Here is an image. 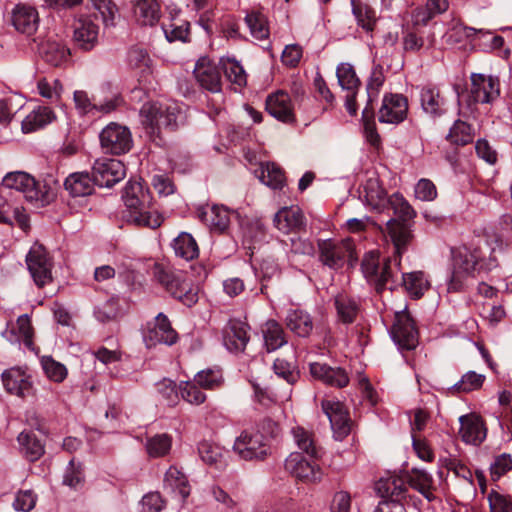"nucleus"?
Segmentation results:
<instances>
[{
    "label": "nucleus",
    "mask_w": 512,
    "mask_h": 512,
    "mask_svg": "<svg viewBox=\"0 0 512 512\" xmlns=\"http://www.w3.org/2000/svg\"><path fill=\"white\" fill-rule=\"evenodd\" d=\"M141 125L152 141L161 139L162 130L175 131L182 119L181 108L176 102L151 101L139 111Z\"/></svg>",
    "instance_id": "7ed1b4c3"
},
{
    "label": "nucleus",
    "mask_w": 512,
    "mask_h": 512,
    "mask_svg": "<svg viewBox=\"0 0 512 512\" xmlns=\"http://www.w3.org/2000/svg\"><path fill=\"white\" fill-rule=\"evenodd\" d=\"M498 261L495 257L484 259L478 249L464 247L454 256L453 268L447 283L448 292H459L466 286L467 280L475 272L491 271L496 268Z\"/></svg>",
    "instance_id": "20e7f679"
},
{
    "label": "nucleus",
    "mask_w": 512,
    "mask_h": 512,
    "mask_svg": "<svg viewBox=\"0 0 512 512\" xmlns=\"http://www.w3.org/2000/svg\"><path fill=\"white\" fill-rule=\"evenodd\" d=\"M41 57L52 66H60L65 63L69 56V49L60 41L48 39L39 48Z\"/></svg>",
    "instance_id": "e433bc0d"
},
{
    "label": "nucleus",
    "mask_w": 512,
    "mask_h": 512,
    "mask_svg": "<svg viewBox=\"0 0 512 512\" xmlns=\"http://www.w3.org/2000/svg\"><path fill=\"white\" fill-rule=\"evenodd\" d=\"M17 440L21 452L31 462L38 460L45 452L44 444L32 431L21 432Z\"/></svg>",
    "instance_id": "37998d69"
},
{
    "label": "nucleus",
    "mask_w": 512,
    "mask_h": 512,
    "mask_svg": "<svg viewBox=\"0 0 512 512\" xmlns=\"http://www.w3.org/2000/svg\"><path fill=\"white\" fill-rule=\"evenodd\" d=\"M387 231L393 244V254L380 257L378 252L369 251L361 264L365 279L377 293L386 289L393 291L399 286L402 255L408 251L413 238L411 230L395 220L387 221Z\"/></svg>",
    "instance_id": "f257e3e1"
},
{
    "label": "nucleus",
    "mask_w": 512,
    "mask_h": 512,
    "mask_svg": "<svg viewBox=\"0 0 512 512\" xmlns=\"http://www.w3.org/2000/svg\"><path fill=\"white\" fill-rule=\"evenodd\" d=\"M286 327L296 336L307 338L314 329L313 318L305 310L289 309L285 317Z\"/></svg>",
    "instance_id": "cd10ccee"
},
{
    "label": "nucleus",
    "mask_w": 512,
    "mask_h": 512,
    "mask_svg": "<svg viewBox=\"0 0 512 512\" xmlns=\"http://www.w3.org/2000/svg\"><path fill=\"white\" fill-rule=\"evenodd\" d=\"M473 137L474 134L472 127L462 120L455 121L447 135V139L452 144L458 146H464L471 143L473 141Z\"/></svg>",
    "instance_id": "6e6d98bb"
},
{
    "label": "nucleus",
    "mask_w": 512,
    "mask_h": 512,
    "mask_svg": "<svg viewBox=\"0 0 512 512\" xmlns=\"http://www.w3.org/2000/svg\"><path fill=\"white\" fill-rule=\"evenodd\" d=\"M99 138L105 152L115 155L127 153L133 144L129 128L114 122L103 128Z\"/></svg>",
    "instance_id": "9d476101"
},
{
    "label": "nucleus",
    "mask_w": 512,
    "mask_h": 512,
    "mask_svg": "<svg viewBox=\"0 0 512 512\" xmlns=\"http://www.w3.org/2000/svg\"><path fill=\"white\" fill-rule=\"evenodd\" d=\"M121 101V98L117 95L101 101L95 96L90 98L85 91L77 90L74 92L75 107L81 115L96 117L111 113L120 106Z\"/></svg>",
    "instance_id": "ddd939ff"
},
{
    "label": "nucleus",
    "mask_w": 512,
    "mask_h": 512,
    "mask_svg": "<svg viewBox=\"0 0 512 512\" xmlns=\"http://www.w3.org/2000/svg\"><path fill=\"white\" fill-rule=\"evenodd\" d=\"M448 7V0H427L425 7L417 12V22L426 24L435 16L447 11Z\"/></svg>",
    "instance_id": "e2e57ef3"
},
{
    "label": "nucleus",
    "mask_w": 512,
    "mask_h": 512,
    "mask_svg": "<svg viewBox=\"0 0 512 512\" xmlns=\"http://www.w3.org/2000/svg\"><path fill=\"white\" fill-rule=\"evenodd\" d=\"M391 337L400 351L414 350L418 345V331L410 314L405 310L395 313Z\"/></svg>",
    "instance_id": "9b49d317"
},
{
    "label": "nucleus",
    "mask_w": 512,
    "mask_h": 512,
    "mask_svg": "<svg viewBox=\"0 0 512 512\" xmlns=\"http://www.w3.org/2000/svg\"><path fill=\"white\" fill-rule=\"evenodd\" d=\"M336 75L339 85L342 89L347 91L357 90L360 86V81L356 76L355 70L352 65L348 63H341L338 65Z\"/></svg>",
    "instance_id": "bf43d9fd"
},
{
    "label": "nucleus",
    "mask_w": 512,
    "mask_h": 512,
    "mask_svg": "<svg viewBox=\"0 0 512 512\" xmlns=\"http://www.w3.org/2000/svg\"><path fill=\"white\" fill-rule=\"evenodd\" d=\"M315 460L301 452H292L285 460V470L304 483H317L322 479V471Z\"/></svg>",
    "instance_id": "f8f14e48"
},
{
    "label": "nucleus",
    "mask_w": 512,
    "mask_h": 512,
    "mask_svg": "<svg viewBox=\"0 0 512 512\" xmlns=\"http://www.w3.org/2000/svg\"><path fill=\"white\" fill-rule=\"evenodd\" d=\"M172 248L176 256L187 261L193 260L199 255L196 240L190 233L181 232L172 242Z\"/></svg>",
    "instance_id": "a18cd8bd"
},
{
    "label": "nucleus",
    "mask_w": 512,
    "mask_h": 512,
    "mask_svg": "<svg viewBox=\"0 0 512 512\" xmlns=\"http://www.w3.org/2000/svg\"><path fill=\"white\" fill-rule=\"evenodd\" d=\"M54 119L55 115L51 108L46 106H38L32 110L22 121V132L25 134L35 132L50 124Z\"/></svg>",
    "instance_id": "f704fd0d"
},
{
    "label": "nucleus",
    "mask_w": 512,
    "mask_h": 512,
    "mask_svg": "<svg viewBox=\"0 0 512 512\" xmlns=\"http://www.w3.org/2000/svg\"><path fill=\"white\" fill-rule=\"evenodd\" d=\"M334 306L337 312V320L346 325L352 324L360 312L359 302L345 294L335 297Z\"/></svg>",
    "instance_id": "58836bf2"
},
{
    "label": "nucleus",
    "mask_w": 512,
    "mask_h": 512,
    "mask_svg": "<svg viewBox=\"0 0 512 512\" xmlns=\"http://www.w3.org/2000/svg\"><path fill=\"white\" fill-rule=\"evenodd\" d=\"M94 184L93 177L87 172H77L66 178L64 186L71 196L83 197L92 193Z\"/></svg>",
    "instance_id": "ea45409f"
},
{
    "label": "nucleus",
    "mask_w": 512,
    "mask_h": 512,
    "mask_svg": "<svg viewBox=\"0 0 512 512\" xmlns=\"http://www.w3.org/2000/svg\"><path fill=\"white\" fill-rule=\"evenodd\" d=\"M265 108L272 117L282 123L293 124L296 121L291 97L283 90H278L268 95L265 101Z\"/></svg>",
    "instance_id": "a211bd4d"
},
{
    "label": "nucleus",
    "mask_w": 512,
    "mask_h": 512,
    "mask_svg": "<svg viewBox=\"0 0 512 512\" xmlns=\"http://www.w3.org/2000/svg\"><path fill=\"white\" fill-rule=\"evenodd\" d=\"M399 285L403 286L407 293L414 299L421 298L430 288V282L422 271L402 273Z\"/></svg>",
    "instance_id": "c9c22d12"
},
{
    "label": "nucleus",
    "mask_w": 512,
    "mask_h": 512,
    "mask_svg": "<svg viewBox=\"0 0 512 512\" xmlns=\"http://www.w3.org/2000/svg\"><path fill=\"white\" fill-rule=\"evenodd\" d=\"M172 447V437L166 433L156 434L147 439L146 450L150 457H163Z\"/></svg>",
    "instance_id": "5fc2aeb1"
},
{
    "label": "nucleus",
    "mask_w": 512,
    "mask_h": 512,
    "mask_svg": "<svg viewBox=\"0 0 512 512\" xmlns=\"http://www.w3.org/2000/svg\"><path fill=\"white\" fill-rule=\"evenodd\" d=\"M387 205L393 209L395 216L398 218L395 219V221L401 223L410 230L405 222L413 219L416 213L412 206L404 199V197L400 194H393L391 197H389ZM391 220H394V218Z\"/></svg>",
    "instance_id": "3c124183"
},
{
    "label": "nucleus",
    "mask_w": 512,
    "mask_h": 512,
    "mask_svg": "<svg viewBox=\"0 0 512 512\" xmlns=\"http://www.w3.org/2000/svg\"><path fill=\"white\" fill-rule=\"evenodd\" d=\"M198 452L202 461L208 465L221 467L224 464V450L209 442H201L198 446Z\"/></svg>",
    "instance_id": "13d9d810"
},
{
    "label": "nucleus",
    "mask_w": 512,
    "mask_h": 512,
    "mask_svg": "<svg viewBox=\"0 0 512 512\" xmlns=\"http://www.w3.org/2000/svg\"><path fill=\"white\" fill-rule=\"evenodd\" d=\"M33 335V327L27 314L19 316L15 325H12L10 328L7 327L2 332V336L10 343H23L28 350L37 352L33 342Z\"/></svg>",
    "instance_id": "aec40b11"
},
{
    "label": "nucleus",
    "mask_w": 512,
    "mask_h": 512,
    "mask_svg": "<svg viewBox=\"0 0 512 512\" xmlns=\"http://www.w3.org/2000/svg\"><path fill=\"white\" fill-rule=\"evenodd\" d=\"M292 434L298 448L309 458L318 459L321 456V448L317 445L311 432L302 427L292 429Z\"/></svg>",
    "instance_id": "49530a36"
},
{
    "label": "nucleus",
    "mask_w": 512,
    "mask_h": 512,
    "mask_svg": "<svg viewBox=\"0 0 512 512\" xmlns=\"http://www.w3.org/2000/svg\"><path fill=\"white\" fill-rule=\"evenodd\" d=\"M127 60L130 68L138 71L141 77L152 74V60L146 50L139 47L131 48Z\"/></svg>",
    "instance_id": "8fccbe9b"
},
{
    "label": "nucleus",
    "mask_w": 512,
    "mask_h": 512,
    "mask_svg": "<svg viewBox=\"0 0 512 512\" xmlns=\"http://www.w3.org/2000/svg\"><path fill=\"white\" fill-rule=\"evenodd\" d=\"M126 206L124 217L138 227L156 229L164 221L163 216L151 205L150 194L141 181L129 180L122 194Z\"/></svg>",
    "instance_id": "f03ea898"
},
{
    "label": "nucleus",
    "mask_w": 512,
    "mask_h": 512,
    "mask_svg": "<svg viewBox=\"0 0 512 512\" xmlns=\"http://www.w3.org/2000/svg\"><path fill=\"white\" fill-rule=\"evenodd\" d=\"M321 407L328 417L336 440H343L351 431V420L345 405L339 400L324 399Z\"/></svg>",
    "instance_id": "2eb2a0df"
},
{
    "label": "nucleus",
    "mask_w": 512,
    "mask_h": 512,
    "mask_svg": "<svg viewBox=\"0 0 512 512\" xmlns=\"http://www.w3.org/2000/svg\"><path fill=\"white\" fill-rule=\"evenodd\" d=\"M264 345L268 352H273L287 343L283 327L276 320H268L262 326Z\"/></svg>",
    "instance_id": "a19ab883"
},
{
    "label": "nucleus",
    "mask_w": 512,
    "mask_h": 512,
    "mask_svg": "<svg viewBox=\"0 0 512 512\" xmlns=\"http://www.w3.org/2000/svg\"><path fill=\"white\" fill-rule=\"evenodd\" d=\"M245 23L250 34L257 40H263L269 36V28L265 16L259 12H251L245 16Z\"/></svg>",
    "instance_id": "4d7b16f0"
},
{
    "label": "nucleus",
    "mask_w": 512,
    "mask_h": 512,
    "mask_svg": "<svg viewBox=\"0 0 512 512\" xmlns=\"http://www.w3.org/2000/svg\"><path fill=\"white\" fill-rule=\"evenodd\" d=\"M120 312L119 300L111 297L106 302L94 309V315L99 322L106 323L114 320Z\"/></svg>",
    "instance_id": "338daca9"
},
{
    "label": "nucleus",
    "mask_w": 512,
    "mask_h": 512,
    "mask_svg": "<svg viewBox=\"0 0 512 512\" xmlns=\"http://www.w3.org/2000/svg\"><path fill=\"white\" fill-rule=\"evenodd\" d=\"M194 381L200 388L214 390L218 389L223 384V373L218 367L207 368L199 371L194 376Z\"/></svg>",
    "instance_id": "603ef678"
},
{
    "label": "nucleus",
    "mask_w": 512,
    "mask_h": 512,
    "mask_svg": "<svg viewBox=\"0 0 512 512\" xmlns=\"http://www.w3.org/2000/svg\"><path fill=\"white\" fill-rule=\"evenodd\" d=\"M6 390L19 397H25L32 392L31 377L20 368H11L2 374Z\"/></svg>",
    "instance_id": "393cba45"
},
{
    "label": "nucleus",
    "mask_w": 512,
    "mask_h": 512,
    "mask_svg": "<svg viewBox=\"0 0 512 512\" xmlns=\"http://www.w3.org/2000/svg\"><path fill=\"white\" fill-rule=\"evenodd\" d=\"M2 185L22 192L26 200L42 206L48 204L55 196L53 188L46 182L37 181L28 173L21 171L6 174Z\"/></svg>",
    "instance_id": "423d86ee"
},
{
    "label": "nucleus",
    "mask_w": 512,
    "mask_h": 512,
    "mask_svg": "<svg viewBox=\"0 0 512 512\" xmlns=\"http://www.w3.org/2000/svg\"><path fill=\"white\" fill-rule=\"evenodd\" d=\"M136 21L142 26H153L160 19V5L156 0H139L134 8Z\"/></svg>",
    "instance_id": "79ce46f5"
},
{
    "label": "nucleus",
    "mask_w": 512,
    "mask_h": 512,
    "mask_svg": "<svg viewBox=\"0 0 512 512\" xmlns=\"http://www.w3.org/2000/svg\"><path fill=\"white\" fill-rule=\"evenodd\" d=\"M275 227L283 232L298 231L305 226V219L301 209L297 206L283 207L274 216Z\"/></svg>",
    "instance_id": "a878e982"
},
{
    "label": "nucleus",
    "mask_w": 512,
    "mask_h": 512,
    "mask_svg": "<svg viewBox=\"0 0 512 512\" xmlns=\"http://www.w3.org/2000/svg\"><path fill=\"white\" fill-rule=\"evenodd\" d=\"M12 23L17 31L32 35L38 28L39 15L34 7L18 5L13 10Z\"/></svg>",
    "instance_id": "c85d7f7f"
},
{
    "label": "nucleus",
    "mask_w": 512,
    "mask_h": 512,
    "mask_svg": "<svg viewBox=\"0 0 512 512\" xmlns=\"http://www.w3.org/2000/svg\"><path fill=\"white\" fill-rule=\"evenodd\" d=\"M361 196L373 210L381 211L387 206L389 198L377 177H370L363 185Z\"/></svg>",
    "instance_id": "473e14b6"
},
{
    "label": "nucleus",
    "mask_w": 512,
    "mask_h": 512,
    "mask_svg": "<svg viewBox=\"0 0 512 512\" xmlns=\"http://www.w3.org/2000/svg\"><path fill=\"white\" fill-rule=\"evenodd\" d=\"M377 494L387 499L386 501H400L405 498L407 491L404 480L398 476L392 475L379 479L375 484Z\"/></svg>",
    "instance_id": "2f4dec72"
},
{
    "label": "nucleus",
    "mask_w": 512,
    "mask_h": 512,
    "mask_svg": "<svg viewBox=\"0 0 512 512\" xmlns=\"http://www.w3.org/2000/svg\"><path fill=\"white\" fill-rule=\"evenodd\" d=\"M164 487L172 492H177L182 499H185L190 494V487L186 476L176 467H170L165 473Z\"/></svg>",
    "instance_id": "09e8293b"
},
{
    "label": "nucleus",
    "mask_w": 512,
    "mask_h": 512,
    "mask_svg": "<svg viewBox=\"0 0 512 512\" xmlns=\"http://www.w3.org/2000/svg\"><path fill=\"white\" fill-rule=\"evenodd\" d=\"M26 264L38 287H43L51 282L53 261L49 252L42 244L35 242L31 246L26 256Z\"/></svg>",
    "instance_id": "0eeeda50"
},
{
    "label": "nucleus",
    "mask_w": 512,
    "mask_h": 512,
    "mask_svg": "<svg viewBox=\"0 0 512 512\" xmlns=\"http://www.w3.org/2000/svg\"><path fill=\"white\" fill-rule=\"evenodd\" d=\"M310 373L313 378L332 387L343 388L349 383V376L343 368L331 367L326 363H311Z\"/></svg>",
    "instance_id": "5701e85b"
},
{
    "label": "nucleus",
    "mask_w": 512,
    "mask_h": 512,
    "mask_svg": "<svg viewBox=\"0 0 512 512\" xmlns=\"http://www.w3.org/2000/svg\"><path fill=\"white\" fill-rule=\"evenodd\" d=\"M319 259L323 265L337 270L343 267L347 258L353 256V243L350 239L336 241L325 239L318 241Z\"/></svg>",
    "instance_id": "6e6552de"
},
{
    "label": "nucleus",
    "mask_w": 512,
    "mask_h": 512,
    "mask_svg": "<svg viewBox=\"0 0 512 512\" xmlns=\"http://www.w3.org/2000/svg\"><path fill=\"white\" fill-rule=\"evenodd\" d=\"M419 101L422 111L431 119L444 116L449 108L448 100L437 86L426 85L420 89Z\"/></svg>",
    "instance_id": "f3484780"
},
{
    "label": "nucleus",
    "mask_w": 512,
    "mask_h": 512,
    "mask_svg": "<svg viewBox=\"0 0 512 512\" xmlns=\"http://www.w3.org/2000/svg\"><path fill=\"white\" fill-rule=\"evenodd\" d=\"M471 97L474 102L481 104H490L500 96L499 78L483 73L471 74Z\"/></svg>",
    "instance_id": "dca6fc26"
},
{
    "label": "nucleus",
    "mask_w": 512,
    "mask_h": 512,
    "mask_svg": "<svg viewBox=\"0 0 512 512\" xmlns=\"http://www.w3.org/2000/svg\"><path fill=\"white\" fill-rule=\"evenodd\" d=\"M486 377L475 371H468L462 375L461 379L456 382L452 389L459 393H468L478 390L482 387Z\"/></svg>",
    "instance_id": "052dcab7"
},
{
    "label": "nucleus",
    "mask_w": 512,
    "mask_h": 512,
    "mask_svg": "<svg viewBox=\"0 0 512 512\" xmlns=\"http://www.w3.org/2000/svg\"><path fill=\"white\" fill-rule=\"evenodd\" d=\"M461 439L467 444L480 445L486 438V427L476 414L462 415L459 418Z\"/></svg>",
    "instance_id": "4be33fe9"
},
{
    "label": "nucleus",
    "mask_w": 512,
    "mask_h": 512,
    "mask_svg": "<svg viewBox=\"0 0 512 512\" xmlns=\"http://www.w3.org/2000/svg\"><path fill=\"white\" fill-rule=\"evenodd\" d=\"M99 27L90 17L79 18L74 24L73 39L78 48L92 50L98 42Z\"/></svg>",
    "instance_id": "b1692460"
},
{
    "label": "nucleus",
    "mask_w": 512,
    "mask_h": 512,
    "mask_svg": "<svg viewBox=\"0 0 512 512\" xmlns=\"http://www.w3.org/2000/svg\"><path fill=\"white\" fill-rule=\"evenodd\" d=\"M408 113V101L402 94H387L384 96L382 106L378 113L381 123L399 124L403 122Z\"/></svg>",
    "instance_id": "6ab92c4d"
},
{
    "label": "nucleus",
    "mask_w": 512,
    "mask_h": 512,
    "mask_svg": "<svg viewBox=\"0 0 512 512\" xmlns=\"http://www.w3.org/2000/svg\"><path fill=\"white\" fill-rule=\"evenodd\" d=\"M384 82L385 75L383 66L381 64L374 63L366 86L368 104L362 112L364 118H368L373 115V109L369 106L375 99H377Z\"/></svg>",
    "instance_id": "4c0bfd02"
},
{
    "label": "nucleus",
    "mask_w": 512,
    "mask_h": 512,
    "mask_svg": "<svg viewBox=\"0 0 512 512\" xmlns=\"http://www.w3.org/2000/svg\"><path fill=\"white\" fill-rule=\"evenodd\" d=\"M233 449L244 460H263L270 448L262 433L246 430L236 438Z\"/></svg>",
    "instance_id": "1a4fd4ad"
},
{
    "label": "nucleus",
    "mask_w": 512,
    "mask_h": 512,
    "mask_svg": "<svg viewBox=\"0 0 512 512\" xmlns=\"http://www.w3.org/2000/svg\"><path fill=\"white\" fill-rule=\"evenodd\" d=\"M126 175L125 165L118 159L99 158L92 167L93 181L100 187H112Z\"/></svg>",
    "instance_id": "4468645a"
},
{
    "label": "nucleus",
    "mask_w": 512,
    "mask_h": 512,
    "mask_svg": "<svg viewBox=\"0 0 512 512\" xmlns=\"http://www.w3.org/2000/svg\"><path fill=\"white\" fill-rule=\"evenodd\" d=\"M194 74L199 84L213 92H220L221 90V75L218 68L210 62L202 59L197 62Z\"/></svg>",
    "instance_id": "7c9ffc66"
},
{
    "label": "nucleus",
    "mask_w": 512,
    "mask_h": 512,
    "mask_svg": "<svg viewBox=\"0 0 512 512\" xmlns=\"http://www.w3.org/2000/svg\"><path fill=\"white\" fill-rule=\"evenodd\" d=\"M84 482V471L81 463H76L72 458L63 475V484L70 488L77 489Z\"/></svg>",
    "instance_id": "774afa93"
},
{
    "label": "nucleus",
    "mask_w": 512,
    "mask_h": 512,
    "mask_svg": "<svg viewBox=\"0 0 512 512\" xmlns=\"http://www.w3.org/2000/svg\"><path fill=\"white\" fill-rule=\"evenodd\" d=\"M41 366L45 375L54 382L60 383L67 377V368L64 364L54 360L51 356H43Z\"/></svg>",
    "instance_id": "0e129e2a"
},
{
    "label": "nucleus",
    "mask_w": 512,
    "mask_h": 512,
    "mask_svg": "<svg viewBox=\"0 0 512 512\" xmlns=\"http://www.w3.org/2000/svg\"><path fill=\"white\" fill-rule=\"evenodd\" d=\"M249 341L248 327L241 321H232L224 333V344L230 351H243Z\"/></svg>",
    "instance_id": "72a5a7b5"
},
{
    "label": "nucleus",
    "mask_w": 512,
    "mask_h": 512,
    "mask_svg": "<svg viewBox=\"0 0 512 512\" xmlns=\"http://www.w3.org/2000/svg\"><path fill=\"white\" fill-rule=\"evenodd\" d=\"M410 485L418 490L428 501L435 499V495L431 491L433 477L426 470L414 469L410 477Z\"/></svg>",
    "instance_id": "864d4df0"
},
{
    "label": "nucleus",
    "mask_w": 512,
    "mask_h": 512,
    "mask_svg": "<svg viewBox=\"0 0 512 512\" xmlns=\"http://www.w3.org/2000/svg\"><path fill=\"white\" fill-rule=\"evenodd\" d=\"M490 32L476 29L456 22L443 35V41L450 46L464 45L472 42L478 35H489Z\"/></svg>",
    "instance_id": "c756f323"
},
{
    "label": "nucleus",
    "mask_w": 512,
    "mask_h": 512,
    "mask_svg": "<svg viewBox=\"0 0 512 512\" xmlns=\"http://www.w3.org/2000/svg\"><path fill=\"white\" fill-rule=\"evenodd\" d=\"M200 386L193 380L181 382L179 392L183 400L193 405H200L205 402L206 394L201 391Z\"/></svg>",
    "instance_id": "69168bd1"
},
{
    "label": "nucleus",
    "mask_w": 512,
    "mask_h": 512,
    "mask_svg": "<svg viewBox=\"0 0 512 512\" xmlns=\"http://www.w3.org/2000/svg\"><path fill=\"white\" fill-rule=\"evenodd\" d=\"M351 5L358 26L367 33L373 32L378 19L376 11L368 4L355 0H351Z\"/></svg>",
    "instance_id": "c03bdc74"
},
{
    "label": "nucleus",
    "mask_w": 512,
    "mask_h": 512,
    "mask_svg": "<svg viewBox=\"0 0 512 512\" xmlns=\"http://www.w3.org/2000/svg\"><path fill=\"white\" fill-rule=\"evenodd\" d=\"M154 276L165 291L183 305L192 307L198 302L199 289L191 283L185 272L157 264Z\"/></svg>",
    "instance_id": "39448f33"
},
{
    "label": "nucleus",
    "mask_w": 512,
    "mask_h": 512,
    "mask_svg": "<svg viewBox=\"0 0 512 512\" xmlns=\"http://www.w3.org/2000/svg\"><path fill=\"white\" fill-rule=\"evenodd\" d=\"M199 218L214 233H223L230 224V212L221 205L204 208L199 212Z\"/></svg>",
    "instance_id": "bb28decb"
},
{
    "label": "nucleus",
    "mask_w": 512,
    "mask_h": 512,
    "mask_svg": "<svg viewBox=\"0 0 512 512\" xmlns=\"http://www.w3.org/2000/svg\"><path fill=\"white\" fill-rule=\"evenodd\" d=\"M496 246L492 248L490 257H495L498 261L497 267L503 268L507 273L512 274V249H509V243L502 238L497 237Z\"/></svg>",
    "instance_id": "680f3d73"
},
{
    "label": "nucleus",
    "mask_w": 512,
    "mask_h": 512,
    "mask_svg": "<svg viewBox=\"0 0 512 512\" xmlns=\"http://www.w3.org/2000/svg\"><path fill=\"white\" fill-rule=\"evenodd\" d=\"M178 339L176 331L171 327L168 317L159 313L155 317L154 327L144 335L148 347L160 344L173 345Z\"/></svg>",
    "instance_id": "412c9836"
},
{
    "label": "nucleus",
    "mask_w": 512,
    "mask_h": 512,
    "mask_svg": "<svg viewBox=\"0 0 512 512\" xmlns=\"http://www.w3.org/2000/svg\"><path fill=\"white\" fill-rule=\"evenodd\" d=\"M259 179L266 186L277 190L285 185V175L283 170L273 162L262 163L260 166Z\"/></svg>",
    "instance_id": "de8ad7c7"
}]
</instances>
